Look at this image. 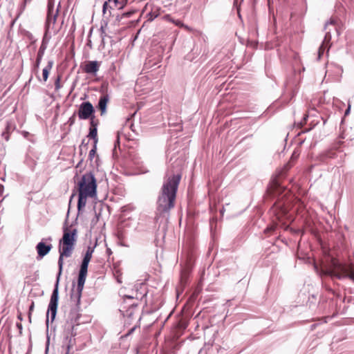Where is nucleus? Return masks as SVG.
<instances>
[{
    "label": "nucleus",
    "instance_id": "37998d69",
    "mask_svg": "<svg viewBox=\"0 0 354 354\" xmlns=\"http://www.w3.org/2000/svg\"><path fill=\"white\" fill-rule=\"evenodd\" d=\"M107 251H108V253H111V250H110V249H108V250H107Z\"/></svg>",
    "mask_w": 354,
    "mask_h": 354
},
{
    "label": "nucleus",
    "instance_id": "f257e3e1",
    "mask_svg": "<svg viewBox=\"0 0 354 354\" xmlns=\"http://www.w3.org/2000/svg\"><path fill=\"white\" fill-rule=\"evenodd\" d=\"M77 230H69L67 227L64 228V234L59 240L58 266L59 272L55 284L54 290L50 297L48 308L47 311L46 323H48V315L50 313V319L53 322L55 318L59 299V283L64 266V258L70 257L75 248L76 242Z\"/></svg>",
    "mask_w": 354,
    "mask_h": 354
},
{
    "label": "nucleus",
    "instance_id": "aec40b11",
    "mask_svg": "<svg viewBox=\"0 0 354 354\" xmlns=\"http://www.w3.org/2000/svg\"><path fill=\"white\" fill-rule=\"evenodd\" d=\"M107 26H108V23L104 21V24L101 25L100 28V36H101L102 42H104V40L105 37H106V28Z\"/></svg>",
    "mask_w": 354,
    "mask_h": 354
},
{
    "label": "nucleus",
    "instance_id": "f03ea898",
    "mask_svg": "<svg viewBox=\"0 0 354 354\" xmlns=\"http://www.w3.org/2000/svg\"><path fill=\"white\" fill-rule=\"evenodd\" d=\"M180 174H173L163 183L157 200L156 217L168 214L174 207Z\"/></svg>",
    "mask_w": 354,
    "mask_h": 354
},
{
    "label": "nucleus",
    "instance_id": "4be33fe9",
    "mask_svg": "<svg viewBox=\"0 0 354 354\" xmlns=\"http://www.w3.org/2000/svg\"><path fill=\"white\" fill-rule=\"evenodd\" d=\"M97 150V144L93 145V147L90 150L88 153V159L91 161L95 156Z\"/></svg>",
    "mask_w": 354,
    "mask_h": 354
},
{
    "label": "nucleus",
    "instance_id": "e433bc0d",
    "mask_svg": "<svg viewBox=\"0 0 354 354\" xmlns=\"http://www.w3.org/2000/svg\"><path fill=\"white\" fill-rule=\"evenodd\" d=\"M69 122H70V124H73V122H74V120H73L72 118H71L69 119Z\"/></svg>",
    "mask_w": 354,
    "mask_h": 354
},
{
    "label": "nucleus",
    "instance_id": "f8f14e48",
    "mask_svg": "<svg viewBox=\"0 0 354 354\" xmlns=\"http://www.w3.org/2000/svg\"><path fill=\"white\" fill-rule=\"evenodd\" d=\"M330 30H331L329 29L328 31H326L324 41L318 49V53H318V56H317L318 59H320L322 56L324 55V51H325L326 48H327V44L330 42V41L331 39Z\"/></svg>",
    "mask_w": 354,
    "mask_h": 354
},
{
    "label": "nucleus",
    "instance_id": "a18cd8bd",
    "mask_svg": "<svg viewBox=\"0 0 354 354\" xmlns=\"http://www.w3.org/2000/svg\"><path fill=\"white\" fill-rule=\"evenodd\" d=\"M132 306H137V304H132Z\"/></svg>",
    "mask_w": 354,
    "mask_h": 354
},
{
    "label": "nucleus",
    "instance_id": "9d476101",
    "mask_svg": "<svg viewBox=\"0 0 354 354\" xmlns=\"http://www.w3.org/2000/svg\"><path fill=\"white\" fill-rule=\"evenodd\" d=\"M48 41L45 40V37L43 38L41 44L39 48V50L37 52L35 63L34 64V70L37 71L39 65L41 64V59L43 58V56L45 53V51L47 48Z\"/></svg>",
    "mask_w": 354,
    "mask_h": 354
},
{
    "label": "nucleus",
    "instance_id": "f3484780",
    "mask_svg": "<svg viewBox=\"0 0 354 354\" xmlns=\"http://www.w3.org/2000/svg\"><path fill=\"white\" fill-rule=\"evenodd\" d=\"M88 137L93 140L94 144L97 143V129L96 127H94V128H90Z\"/></svg>",
    "mask_w": 354,
    "mask_h": 354
},
{
    "label": "nucleus",
    "instance_id": "7ed1b4c3",
    "mask_svg": "<svg viewBox=\"0 0 354 354\" xmlns=\"http://www.w3.org/2000/svg\"><path fill=\"white\" fill-rule=\"evenodd\" d=\"M332 277L339 279H350L354 281V270L351 266L343 264L338 261L333 259L332 261L331 268L328 271Z\"/></svg>",
    "mask_w": 354,
    "mask_h": 354
},
{
    "label": "nucleus",
    "instance_id": "72a5a7b5",
    "mask_svg": "<svg viewBox=\"0 0 354 354\" xmlns=\"http://www.w3.org/2000/svg\"><path fill=\"white\" fill-rule=\"evenodd\" d=\"M4 191V187L3 185L0 184V195H2L3 194Z\"/></svg>",
    "mask_w": 354,
    "mask_h": 354
},
{
    "label": "nucleus",
    "instance_id": "a19ab883",
    "mask_svg": "<svg viewBox=\"0 0 354 354\" xmlns=\"http://www.w3.org/2000/svg\"><path fill=\"white\" fill-rule=\"evenodd\" d=\"M17 326L19 328V329H21L22 328V326L21 324H17Z\"/></svg>",
    "mask_w": 354,
    "mask_h": 354
},
{
    "label": "nucleus",
    "instance_id": "ddd939ff",
    "mask_svg": "<svg viewBox=\"0 0 354 354\" xmlns=\"http://www.w3.org/2000/svg\"><path fill=\"white\" fill-rule=\"evenodd\" d=\"M53 61L50 60L48 62V64L42 70V81L46 82L48 78L50 71H51L53 66ZM39 81H41L39 77H37Z\"/></svg>",
    "mask_w": 354,
    "mask_h": 354
},
{
    "label": "nucleus",
    "instance_id": "bb28decb",
    "mask_svg": "<svg viewBox=\"0 0 354 354\" xmlns=\"http://www.w3.org/2000/svg\"><path fill=\"white\" fill-rule=\"evenodd\" d=\"M95 248V246H93V247H92V246H88V247L87 248V250H86V253L89 254H92V255H93V252H94Z\"/></svg>",
    "mask_w": 354,
    "mask_h": 354
},
{
    "label": "nucleus",
    "instance_id": "423d86ee",
    "mask_svg": "<svg viewBox=\"0 0 354 354\" xmlns=\"http://www.w3.org/2000/svg\"><path fill=\"white\" fill-rule=\"evenodd\" d=\"M75 304V307L72 308L70 311L68 320L66 322V324L65 325V328L71 330V338L72 337H74L76 333H73V329L75 326H78L80 324L79 319L80 317V304H76L75 302H74Z\"/></svg>",
    "mask_w": 354,
    "mask_h": 354
},
{
    "label": "nucleus",
    "instance_id": "473e14b6",
    "mask_svg": "<svg viewBox=\"0 0 354 354\" xmlns=\"http://www.w3.org/2000/svg\"><path fill=\"white\" fill-rule=\"evenodd\" d=\"M350 109H351V105L349 104L348 105V107L347 108V109L345 111V113H344V115H348L349 112H350Z\"/></svg>",
    "mask_w": 354,
    "mask_h": 354
},
{
    "label": "nucleus",
    "instance_id": "412c9836",
    "mask_svg": "<svg viewBox=\"0 0 354 354\" xmlns=\"http://www.w3.org/2000/svg\"><path fill=\"white\" fill-rule=\"evenodd\" d=\"M66 341L67 342L66 344V352L65 354H69L71 348L73 347V338L66 337Z\"/></svg>",
    "mask_w": 354,
    "mask_h": 354
},
{
    "label": "nucleus",
    "instance_id": "2f4dec72",
    "mask_svg": "<svg viewBox=\"0 0 354 354\" xmlns=\"http://www.w3.org/2000/svg\"><path fill=\"white\" fill-rule=\"evenodd\" d=\"M182 28H185V30H187L188 31H192V29L189 26H187L185 24H184V26Z\"/></svg>",
    "mask_w": 354,
    "mask_h": 354
},
{
    "label": "nucleus",
    "instance_id": "ea45409f",
    "mask_svg": "<svg viewBox=\"0 0 354 354\" xmlns=\"http://www.w3.org/2000/svg\"><path fill=\"white\" fill-rule=\"evenodd\" d=\"M32 0H24V5H26L28 3H30Z\"/></svg>",
    "mask_w": 354,
    "mask_h": 354
},
{
    "label": "nucleus",
    "instance_id": "20e7f679",
    "mask_svg": "<svg viewBox=\"0 0 354 354\" xmlns=\"http://www.w3.org/2000/svg\"><path fill=\"white\" fill-rule=\"evenodd\" d=\"M96 188L97 184L94 175L91 172L85 173L79 182L78 192L93 197L96 194Z\"/></svg>",
    "mask_w": 354,
    "mask_h": 354
},
{
    "label": "nucleus",
    "instance_id": "4c0bfd02",
    "mask_svg": "<svg viewBox=\"0 0 354 354\" xmlns=\"http://www.w3.org/2000/svg\"><path fill=\"white\" fill-rule=\"evenodd\" d=\"M124 297L128 298V299H131L134 298L133 296H129V295H125Z\"/></svg>",
    "mask_w": 354,
    "mask_h": 354
},
{
    "label": "nucleus",
    "instance_id": "49530a36",
    "mask_svg": "<svg viewBox=\"0 0 354 354\" xmlns=\"http://www.w3.org/2000/svg\"><path fill=\"white\" fill-rule=\"evenodd\" d=\"M125 1H127V0H125Z\"/></svg>",
    "mask_w": 354,
    "mask_h": 354
},
{
    "label": "nucleus",
    "instance_id": "c9c22d12",
    "mask_svg": "<svg viewBox=\"0 0 354 354\" xmlns=\"http://www.w3.org/2000/svg\"><path fill=\"white\" fill-rule=\"evenodd\" d=\"M119 140H120V136H119V133L118 132L117 133V139H116V142L118 144H119Z\"/></svg>",
    "mask_w": 354,
    "mask_h": 354
},
{
    "label": "nucleus",
    "instance_id": "58836bf2",
    "mask_svg": "<svg viewBox=\"0 0 354 354\" xmlns=\"http://www.w3.org/2000/svg\"><path fill=\"white\" fill-rule=\"evenodd\" d=\"M18 319H20V320H22V316H21V313H19L17 316Z\"/></svg>",
    "mask_w": 354,
    "mask_h": 354
},
{
    "label": "nucleus",
    "instance_id": "6ab92c4d",
    "mask_svg": "<svg viewBox=\"0 0 354 354\" xmlns=\"http://www.w3.org/2000/svg\"><path fill=\"white\" fill-rule=\"evenodd\" d=\"M329 26H333V28L335 30V31L337 32V34L338 35L340 34L339 32V30L337 27V21L336 20H335L334 19H330V20L328 21H327L325 24V26H324L325 30H326Z\"/></svg>",
    "mask_w": 354,
    "mask_h": 354
},
{
    "label": "nucleus",
    "instance_id": "39448f33",
    "mask_svg": "<svg viewBox=\"0 0 354 354\" xmlns=\"http://www.w3.org/2000/svg\"><path fill=\"white\" fill-rule=\"evenodd\" d=\"M87 271L88 270L80 268L77 279V291L72 292L71 295V301L75 302L77 305L80 304L82 292L86 281Z\"/></svg>",
    "mask_w": 354,
    "mask_h": 354
},
{
    "label": "nucleus",
    "instance_id": "1a4fd4ad",
    "mask_svg": "<svg viewBox=\"0 0 354 354\" xmlns=\"http://www.w3.org/2000/svg\"><path fill=\"white\" fill-rule=\"evenodd\" d=\"M44 241V239H43L42 241L39 242L36 245V250L38 254L37 259H42L44 256L48 254L53 248L51 243L46 244ZM45 241L51 242L52 238L49 236L48 238L46 239Z\"/></svg>",
    "mask_w": 354,
    "mask_h": 354
},
{
    "label": "nucleus",
    "instance_id": "a211bd4d",
    "mask_svg": "<svg viewBox=\"0 0 354 354\" xmlns=\"http://www.w3.org/2000/svg\"><path fill=\"white\" fill-rule=\"evenodd\" d=\"M92 258V254L86 253L82 260L80 268L88 270V263Z\"/></svg>",
    "mask_w": 354,
    "mask_h": 354
},
{
    "label": "nucleus",
    "instance_id": "cd10ccee",
    "mask_svg": "<svg viewBox=\"0 0 354 354\" xmlns=\"http://www.w3.org/2000/svg\"><path fill=\"white\" fill-rule=\"evenodd\" d=\"M109 7V4H108V2L107 1H105L103 4V7H102V12L103 14H106V10Z\"/></svg>",
    "mask_w": 354,
    "mask_h": 354
},
{
    "label": "nucleus",
    "instance_id": "79ce46f5",
    "mask_svg": "<svg viewBox=\"0 0 354 354\" xmlns=\"http://www.w3.org/2000/svg\"><path fill=\"white\" fill-rule=\"evenodd\" d=\"M308 117V115H305L304 117V120H306L307 119V118Z\"/></svg>",
    "mask_w": 354,
    "mask_h": 354
},
{
    "label": "nucleus",
    "instance_id": "2eb2a0df",
    "mask_svg": "<svg viewBox=\"0 0 354 354\" xmlns=\"http://www.w3.org/2000/svg\"><path fill=\"white\" fill-rule=\"evenodd\" d=\"M90 197V195H86L82 193H78V202H77V209L78 210H81L84 208L86 204L87 197Z\"/></svg>",
    "mask_w": 354,
    "mask_h": 354
},
{
    "label": "nucleus",
    "instance_id": "9b49d317",
    "mask_svg": "<svg viewBox=\"0 0 354 354\" xmlns=\"http://www.w3.org/2000/svg\"><path fill=\"white\" fill-rule=\"evenodd\" d=\"M100 63L97 61H89L85 64L82 70L84 73L95 75L100 69Z\"/></svg>",
    "mask_w": 354,
    "mask_h": 354
},
{
    "label": "nucleus",
    "instance_id": "c756f323",
    "mask_svg": "<svg viewBox=\"0 0 354 354\" xmlns=\"http://www.w3.org/2000/svg\"><path fill=\"white\" fill-rule=\"evenodd\" d=\"M136 326H134V327H133L132 328H131V329L128 331V333L124 335V337H127V336H129V335H131V334L134 332V330H136Z\"/></svg>",
    "mask_w": 354,
    "mask_h": 354
},
{
    "label": "nucleus",
    "instance_id": "f704fd0d",
    "mask_svg": "<svg viewBox=\"0 0 354 354\" xmlns=\"http://www.w3.org/2000/svg\"><path fill=\"white\" fill-rule=\"evenodd\" d=\"M131 15V12H124L123 13V16L130 17Z\"/></svg>",
    "mask_w": 354,
    "mask_h": 354
},
{
    "label": "nucleus",
    "instance_id": "a878e982",
    "mask_svg": "<svg viewBox=\"0 0 354 354\" xmlns=\"http://www.w3.org/2000/svg\"><path fill=\"white\" fill-rule=\"evenodd\" d=\"M170 21L174 24L176 26H178V27H180L182 28L183 26H184V24L183 23L182 21L179 20V19H177V20H175V19H170Z\"/></svg>",
    "mask_w": 354,
    "mask_h": 354
},
{
    "label": "nucleus",
    "instance_id": "393cba45",
    "mask_svg": "<svg viewBox=\"0 0 354 354\" xmlns=\"http://www.w3.org/2000/svg\"><path fill=\"white\" fill-rule=\"evenodd\" d=\"M34 308H35V304H34V302L32 301L30 306H29V310H28V319H29L30 322H31V315H32V313L34 310Z\"/></svg>",
    "mask_w": 354,
    "mask_h": 354
},
{
    "label": "nucleus",
    "instance_id": "b1692460",
    "mask_svg": "<svg viewBox=\"0 0 354 354\" xmlns=\"http://www.w3.org/2000/svg\"><path fill=\"white\" fill-rule=\"evenodd\" d=\"M108 1H113L115 6H117L119 10H122L124 7V3H119L118 0H108Z\"/></svg>",
    "mask_w": 354,
    "mask_h": 354
},
{
    "label": "nucleus",
    "instance_id": "c85d7f7f",
    "mask_svg": "<svg viewBox=\"0 0 354 354\" xmlns=\"http://www.w3.org/2000/svg\"><path fill=\"white\" fill-rule=\"evenodd\" d=\"M89 119H91V128H94V127H97V123L94 120V117L92 116Z\"/></svg>",
    "mask_w": 354,
    "mask_h": 354
},
{
    "label": "nucleus",
    "instance_id": "5701e85b",
    "mask_svg": "<svg viewBox=\"0 0 354 354\" xmlns=\"http://www.w3.org/2000/svg\"><path fill=\"white\" fill-rule=\"evenodd\" d=\"M60 81H61V76L58 75L55 81V89L56 91H58L62 88Z\"/></svg>",
    "mask_w": 354,
    "mask_h": 354
},
{
    "label": "nucleus",
    "instance_id": "4468645a",
    "mask_svg": "<svg viewBox=\"0 0 354 354\" xmlns=\"http://www.w3.org/2000/svg\"><path fill=\"white\" fill-rule=\"evenodd\" d=\"M109 96L107 95L100 97L98 102V108L100 109L102 114L106 111V105L109 102Z\"/></svg>",
    "mask_w": 354,
    "mask_h": 354
},
{
    "label": "nucleus",
    "instance_id": "6e6552de",
    "mask_svg": "<svg viewBox=\"0 0 354 354\" xmlns=\"http://www.w3.org/2000/svg\"><path fill=\"white\" fill-rule=\"evenodd\" d=\"M95 109L93 104L90 102H82L79 107L78 118L80 120H88L91 117L94 116Z\"/></svg>",
    "mask_w": 354,
    "mask_h": 354
},
{
    "label": "nucleus",
    "instance_id": "7c9ffc66",
    "mask_svg": "<svg viewBox=\"0 0 354 354\" xmlns=\"http://www.w3.org/2000/svg\"><path fill=\"white\" fill-rule=\"evenodd\" d=\"M274 229H275V227H274V226L268 227L265 230V232H270V231H273V230H274Z\"/></svg>",
    "mask_w": 354,
    "mask_h": 354
},
{
    "label": "nucleus",
    "instance_id": "c03bdc74",
    "mask_svg": "<svg viewBox=\"0 0 354 354\" xmlns=\"http://www.w3.org/2000/svg\"><path fill=\"white\" fill-rule=\"evenodd\" d=\"M1 180L4 181L5 180V178L4 177H2L1 178Z\"/></svg>",
    "mask_w": 354,
    "mask_h": 354
},
{
    "label": "nucleus",
    "instance_id": "0eeeda50",
    "mask_svg": "<svg viewBox=\"0 0 354 354\" xmlns=\"http://www.w3.org/2000/svg\"><path fill=\"white\" fill-rule=\"evenodd\" d=\"M59 8L58 7L55 9L54 3L51 0H48V13L46 21V34L49 31L50 28H53L58 15Z\"/></svg>",
    "mask_w": 354,
    "mask_h": 354
},
{
    "label": "nucleus",
    "instance_id": "dca6fc26",
    "mask_svg": "<svg viewBox=\"0 0 354 354\" xmlns=\"http://www.w3.org/2000/svg\"><path fill=\"white\" fill-rule=\"evenodd\" d=\"M14 129V127L11 122H7L5 131L2 132V136L6 140H9V134L11 131Z\"/></svg>",
    "mask_w": 354,
    "mask_h": 354
}]
</instances>
